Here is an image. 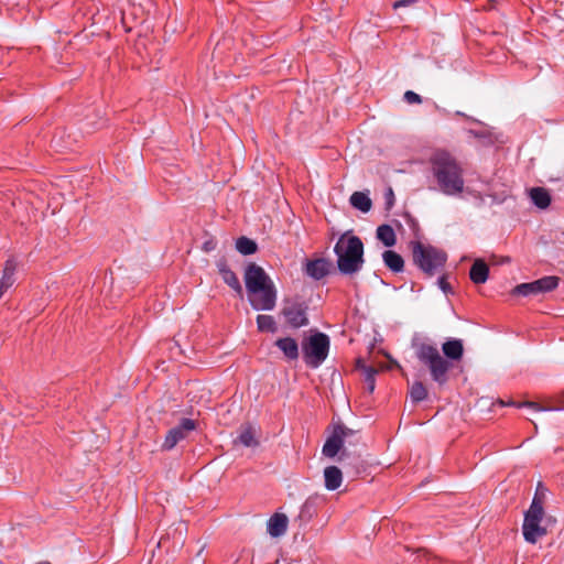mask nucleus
Returning a JSON list of instances; mask_svg holds the SVG:
<instances>
[{
	"label": "nucleus",
	"mask_w": 564,
	"mask_h": 564,
	"mask_svg": "<svg viewBox=\"0 0 564 564\" xmlns=\"http://www.w3.org/2000/svg\"><path fill=\"white\" fill-rule=\"evenodd\" d=\"M357 368L362 370L367 390L369 393H372L376 388V375L378 373L379 370L373 366L365 365L361 359L357 360Z\"/></svg>",
	"instance_id": "22"
},
{
	"label": "nucleus",
	"mask_w": 564,
	"mask_h": 564,
	"mask_svg": "<svg viewBox=\"0 0 564 564\" xmlns=\"http://www.w3.org/2000/svg\"><path fill=\"white\" fill-rule=\"evenodd\" d=\"M495 403H496V405H499V406H506V405L516 406V408H523V406H525V408L532 409L535 412H542V411H546L547 410L545 408L540 406L538 403L530 402V401L521 402V403L514 402V401H509V402L506 403L503 400H501L499 398H496Z\"/></svg>",
	"instance_id": "31"
},
{
	"label": "nucleus",
	"mask_w": 564,
	"mask_h": 564,
	"mask_svg": "<svg viewBox=\"0 0 564 564\" xmlns=\"http://www.w3.org/2000/svg\"><path fill=\"white\" fill-rule=\"evenodd\" d=\"M196 429V423L191 419H183L177 426L172 427L165 435L162 448L170 451L176 446L178 442L184 440L189 432Z\"/></svg>",
	"instance_id": "10"
},
{
	"label": "nucleus",
	"mask_w": 564,
	"mask_h": 564,
	"mask_svg": "<svg viewBox=\"0 0 564 564\" xmlns=\"http://www.w3.org/2000/svg\"><path fill=\"white\" fill-rule=\"evenodd\" d=\"M410 398L412 402L419 403L427 398V389L421 381H415L410 388Z\"/></svg>",
	"instance_id": "30"
},
{
	"label": "nucleus",
	"mask_w": 564,
	"mask_h": 564,
	"mask_svg": "<svg viewBox=\"0 0 564 564\" xmlns=\"http://www.w3.org/2000/svg\"><path fill=\"white\" fill-rule=\"evenodd\" d=\"M377 238L386 246L392 247L397 242L394 230L389 225H381L377 228Z\"/></svg>",
	"instance_id": "28"
},
{
	"label": "nucleus",
	"mask_w": 564,
	"mask_h": 564,
	"mask_svg": "<svg viewBox=\"0 0 564 564\" xmlns=\"http://www.w3.org/2000/svg\"><path fill=\"white\" fill-rule=\"evenodd\" d=\"M300 519L302 518H310L311 517V505L308 502H305L302 508H301V512H300Z\"/></svg>",
	"instance_id": "37"
},
{
	"label": "nucleus",
	"mask_w": 564,
	"mask_h": 564,
	"mask_svg": "<svg viewBox=\"0 0 564 564\" xmlns=\"http://www.w3.org/2000/svg\"><path fill=\"white\" fill-rule=\"evenodd\" d=\"M382 260L387 268L392 272H402L404 269V260L398 252L393 250H386L382 253Z\"/></svg>",
	"instance_id": "21"
},
{
	"label": "nucleus",
	"mask_w": 564,
	"mask_h": 564,
	"mask_svg": "<svg viewBox=\"0 0 564 564\" xmlns=\"http://www.w3.org/2000/svg\"><path fill=\"white\" fill-rule=\"evenodd\" d=\"M35 564H51V562H48V561H42V562H39V563H35Z\"/></svg>",
	"instance_id": "42"
},
{
	"label": "nucleus",
	"mask_w": 564,
	"mask_h": 564,
	"mask_svg": "<svg viewBox=\"0 0 564 564\" xmlns=\"http://www.w3.org/2000/svg\"><path fill=\"white\" fill-rule=\"evenodd\" d=\"M305 364L311 368H318L328 356L329 338L324 333H315L302 343Z\"/></svg>",
	"instance_id": "5"
},
{
	"label": "nucleus",
	"mask_w": 564,
	"mask_h": 564,
	"mask_svg": "<svg viewBox=\"0 0 564 564\" xmlns=\"http://www.w3.org/2000/svg\"><path fill=\"white\" fill-rule=\"evenodd\" d=\"M351 206L362 213H368L372 207L369 195L365 192H354L349 198Z\"/></svg>",
	"instance_id": "25"
},
{
	"label": "nucleus",
	"mask_w": 564,
	"mask_h": 564,
	"mask_svg": "<svg viewBox=\"0 0 564 564\" xmlns=\"http://www.w3.org/2000/svg\"><path fill=\"white\" fill-rule=\"evenodd\" d=\"M432 171L441 191L446 195L463 192V171L457 161L447 152H437L432 158Z\"/></svg>",
	"instance_id": "1"
},
{
	"label": "nucleus",
	"mask_w": 564,
	"mask_h": 564,
	"mask_svg": "<svg viewBox=\"0 0 564 564\" xmlns=\"http://www.w3.org/2000/svg\"><path fill=\"white\" fill-rule=\"evenodd\" d=\"M257 326L260 332L274 333L276 330L275 321L271 315H258Z\"/></svg>",
	"instance_id": "32"
},
{
	"label": "nucleus",
	"mask_w": 564,
	"mask_h": 564,
	"mask_svg": "<svg viewBox=\"0 0 564 564\" xmlns=\"http://www.w3.org/2000/svg\"><path fill=\"white\" fill-rule=\"evenodd\" d=\"M258 296L250 299V304L258 311H271L276 303V290L273 282L259 290Z\"/></svg>",
	"instance_id": "11"
},
{
	"label": "nucleus",
	"mask_w": 564,
	"mask_h": 564,
	"mask_svg": "<svg viewBox=\"0 0 564 564\" xmlns=\"http://www.w3.org/2000/svg\"><path fill=\"white\" fill-rule=\"evenodd\" d=\"M489 274V268L488 265L480 260H476L474 264L470 268L469 276L470 280L476 283L480 284L484 283L488 279Z\"/></svg>",
	"instance_id": "26"
},
{
	"label": "nucleus",
	"mask_w": 564,
	"mask_h": 564,
	"mask_svg": "<svg viewBox=\"0 0 564 564\" xmlns=\"http://www.w3.org/2000/svg\"><path fill=\"white\" fill-rule=\"evenodd\" d=\"M236 442H239L246 447L258 446L259 441L257 438V430L251 425L241 426L239 436Z\"/></svg>",
	"instance_id": "24"
},
{
	"label": "nucleus",
	"mask_w": 564,
	"mask_h": 564,
	"mask_svg": "<svg viewBox=\"0 0 564 564\" xmlns=\"http://www.w3.org/2000/svg\"><path fill=\"white\" fill-rule=\"evenodd\" d=\"M558 285V278L544 276L529 283H521L512 290L513 295L533 296L541 293L550 292Z\"/></svg>",
	"instance_id": "7"
},
{
	"label": "nucleus",
	"mask_w": 564,
	"mask_h": 564,
	"mask_svg": "<svg viewBox=\"0 0 564 564\" xmlns=\"http://www.w3.org/2000/svg\"><path fill=\"white\" fill-rule=\"evenodd\" d=\"M274 345L283 352L285 359L297 360L300 349L297 341L292 337H283L275 340Z\"/></svg>",
	"instance_id": "16"
},
{
	"label": "nucleus",
	"mask_w": 564,
	"mask_h": 564,
	"mask_svg": "<svg viewBox=\"0 0 564 564\" xmlns=\"http://www.w3.org/2000/svg\"><path fill=\"white\" fill-rule=\"evenodd\" d=\"M530 197L533 204L539 208H546L551 204V196L543 187H533L530 191Z\"/></svg>",
	"instance_id": "27"
},
{
	"label": "nucleus",
	"mask_w": 564,
	"mask_h": 564,
	"mask_svg": "<svg viewBox=\"0 0 564 564\" xmlns=\"http://www.w3.org/2000/svg\"><path fill=\"white\" fill-rule=\"evenodd\" d=\"M393 200H394L393 191H392V188H389V191H388V202H387L389 207L393 204Z\"/></svg>",
	"instance_id": "40"
},
{
	"label": "nucleus",
	"mask_w": 564,
	"mask_h": 564,
	"mask_svg": "<svg viewBox=\"0 0 564 564\" xmlns=\"http://www.w3.org/2000/svg\"><path fill=\"white\" fill-rule=\"evenodd\" d=\"M541 522L542 521L523 520L522 533L527 542L533 544L546 534V529L541 525Z\"/></svg>",
	"instance_id": "13"
},
{
	"label": "nucleus",
	"mask_w": 564,
	"mask_h": 564,
	"mask_svg": "<svg viewBox=\"0 0 564 564\" xmlns=\"http://www.w3.org/2000/svg\"><path fill=\"white\" fill-rule=\"evenodd\" d=\"M324 480L327 490H336L343 482V473L337 466H328L324 469Z\"/></svg>",
	"instance_id": "18"
},
{
	"label": "nucleus",
	"mask_w": 564,
	"mask_h": 564,
	"mask_svg": "<svg viewBox=\"0 0 564 564\" xmlns=\"http://www.w3.org/2000/svg\"><path fill=\"white\" fill-rule=\"evenodd\" d=\"M411 253L413 263L426 275L433 276L438 273L446 263L447 256L431 245L420 241H412Z\"/></svg>",
	"instance_id": "3"
},
{
	"label": "nucleus",
	"mask_w": 564,
	"mask_h": 564,
	"mask_svg": "<svg viewBox=\"0 0 564 564\" xmlns=\"http://www.w3.org/2000/svg\"><path fill=\"white\" fill-rule=\"evenodd\" d=\"M339 433H343L341 430L333 432V434L326 440L322 452L329 458H333L340 453L338 460L343 462L345 458L349 457V453L344 447L345 443L339 438Z\"/></svg>",
	"instance_id": "12"
},
{
	"label": "nucleus",
	"mask_w": 564,
	"mask_h": 564,
	"mask_svg": "<svg viewBox=\"0 0 564 564\" xmlns=\"http://www.w3.org/2000/svg\"><path fill=\"white\" fill-rule=\"evenodd\" d=\"M470 133H474L476 138L484 139V143H486V144L490 143V135L485 134L482 132H476V131H470Z\"/></svg>",
	"instance_id": "39"
},
{
	"label": "nucleus",
	"mask_w": 564,
	"mask_h": 564,
	"mask_svg": "<svg viewBox=\"0 0 564 564\" xmlns=\"http://www.w3.org/2000/svg\"><path fill=\"white\" fill-rule=\"evenodd\" d=\"M403 98L408 104H421L422 102L421 96L412 90H406L404 93Z\"/></svg>",
	"instance_id": "34"
},
{
	"label": "nucleus",
	"mask_w": 564,
	"mask_h": 564,
	"mask_svg": "<svg viewBox=\"0 0 564 564\" xmlns=\"http://www.w3.org/2000/svg\"><path fill=\"white\" fill-rule=\"evenodd\" d=\"M218 272L224 282L229 285L240 297H242V286L236 273L229 269L224 259L217 262Z\"/></svg>",
	"instance_id": "14"
},
{
	"label": "nucleus",
	"mask_w": 564,
	"mask_h": 564,
	"mask_svg": "<svg viewBox=\"0 0 564 564\" xmlns=\"http://www.w3.org/2000/svg\"><path fill=\"white\" fill-rule=\"evenodd\" d=\"M544 516L543 502L539 497V489L535 492V496L532 499L531 506L528 511L524 513V520H534L542 521Z\"/></svg>",
	"instance_id": "23"
},
{
	"label": "nucleus",
	"mask_w": 564,
	"mask_h": 564,
	"mask_svg": "<svg viewBox=\"0 0 564 564\" xmlns=\"http://www.w3.org/2000/svg\"><path fill=\"white\" fill-rule=\"evenodd\" d=\"M236 249L243 256L253 254L257 252L258 246L254 240L249 239L245 236L240 237L236 241Z\"/></svg>",
	"instance_id": "29"
},
{
	"label": "nucleus",
	"mask_w": 564,
	"mask_h": 564,
	"mask_svg": "<svg viewBox=\"0 0 564 564\" xmlns=\"http://www.w3.org/2000/svg\"><path fill=\"white\" fill-rule=\"evenodd\" d=\"M329 262L324 259L308 260L305 265V273L314 280H321L328 273Z\"/></svg>",
	"instance_id": "17"
},
{
	"label": "nucleus",
	"mask_w": 564,
	"mask_h": 564,
	"mask_svg": "<svg viewBox=\"0 0 564 564\" xmlns=\"http://www.w3.org/2000/svg\"><path fill=\"white\" fill-rule=\"evenodd\" d=\"M17 270V262L13 258H10L6 261L2 276L0 279V290L6 292L9 288H11L15 281L14 274Z\"/></svg>",
	"instance_id": "19"
},
{
	"label": "nucleus",
	"mask_w": 564,
	"mask_h": 564,
	"mask_svg": "<svg viewBox=\"0 0 564 564\" xmlns=\"http://www.w3.org/2000/svg\"><path fill=\"white\" fill-rule=\"evenodd\" d=\"M245 283L248 293L257 295L259 290L272 283V281L260 265L250 263L245 270Z\"/></svg>",
	"instance_id": "8"
},
{
	"label": "nucleus",
	"mask_w": 564,
	"mask_h": 564,
	"mask_svg": "<svg viewBox=\"0 0 564 564\" xmlns=\"http://www.w3.org/2000/svg\"><path fill=\"white\" fill-rule=\"evenodd\" d=\"M334 252L340 273L351 275L362 268L364 243L359 237L343 234L334 247Z\"/></svg>",
	"instance_id": "2"
},
{
	"label": "nucleus",
	"mask_w": 564,
	"mask_h": 564,
	"mask_svg": "<svg viewBox=\"0 0 564 564\" xmlns=\"http://www.w3.org/2000/svg\"><path fill=\"white\" fill-rule=\"evenodd\" d=\"M338 430H341L343 433H339V438L345 443L348 438L355 436L356 432L343 424H337L334 427L333 432H337Z\"/></svg>",
	"instance_id": "33"
},
{
	"label": "nucleus",
	"mask_w": 564,
	"mask_h": 564,
	"mask_svg": "<svg viewBox=\"0 0 564 564\" xmlns=\"http://www.w3.org/2000/svg\"><path fill=\"white\" fill-rule=\"evenodd\" d=\"M438 285L442 289V291L445 292V293L451 291L449 283L446 281V276L445 275H442L438 279Z\"/></svg>",
	"instance_id": "36"
},
{
	"label": "nucleus",
	"mask_w": 564,
	"mask_h": 564,
	"mask_svg": "<svg viewBox=\"0 0 564 564\" xmlns=\"http://www.w3.org/2000/svg\"><path fill=\"white\" fill-rule=\"evenodd\" d=\"M281 313L285 317L286 323L293 328H300L308 324L306 307L300 302L285 301Z\"/></svg>",
	"instance_id": "9"
},
{
	"label": "nucleus",
	"mask_w": 564,
	"mask_h": 564,
	"mask_svg": "<svg viewBox=\"0 0 564 564\" xmlns=\"http://www.w3.org/2000/svg\"><path fill=\"white\" fill-rule=\"evenodd\" d=\"M509 261H510L509 257H500V258H498L496 256V267L499 265V264H503L506 262H509Z\"/></svg>",
	"instance_id": "41"
},
{
	"label": "nucleus",
	"mask_w": 564,
	"mask_h": 564,
	"mask_svg": "<svg viewBox=\"0 0 564 564\" xmlns=\"http://www.w3.org/2000/svg\"><path fill=\"white\" fill-rule=\"evenodd\" d=\"M187 527L180 521L169 528L166 533L158 542V547L166 553L175 554L182 550L185 543Z\"/></svg>",
	"instance_id": "6"
},
{
	"label": "nucleus",
	"mask_w": 564,
	"mask_h": 564,
	"mask_svg": "<svg viewBox=\"0 0 564 564\" xmlns=\"http://www.w3.org/2000/svg\"><path fill=\"white\" fill-rule=\"evenodd\" d=\"M444 355L452 360H459L464 354V346L460 339H449L442 345Z\"/></svg>",
	"instance_id": "20"
},
{
	"label": "nucleus",
	"mask_w": 564,
	"mask_h": 564,
	"mask_svg": "<svg viewBox=\"0 0 564 564\" xmlns=\"http://www.w3.org/2000/svg\"><path fill=\"white\" fill-rule=\"evenodd\" d=\"M415 0H398L393 3V9H399V8H402V7H408L412 3H414Z\"/></svg>",
	"instance_id": "38"
},
{
	"label": "nucleus",
	"mask_w": 564,
	"mask_h": 564,
	"mask_svg": "<svg viewBox=\"0 0 564 564\" xmlns=\"http://www.w3.org/2000/svg\"><path fill=\"white\" fill-rule=\"evenodd\" d=\"M415 355L417 359L427 366L431 377L438 384H444L448 377L451 362L441 356L438 349L431 344L421 343L415 345Z\"/></svg>",
	"instance_id": "4"
},
{
	"label": "nucleus",
	"mask_w": 564,
	"mask_h": 564,
	"mask_svg": "<svg viewBox=\"0 0 564 564\" xmlns=\"http://www.w3.org/2000/svg\"><path fill=\"white\" fill-rule=\"evenodd\" d=\"M289 519L284 513L275 512L267 522V531L273 538L285 534Z\"/></svg>",
	"instance_id": "15"
},
{
	"label": "nucleus",
	"mask_w": 564,
	"mask_h": 564,
	"mask_svg": "<svg viewBox=\"0 0 564 564\" xmlns=\"http://www.w3.org/2000/svg\"><path fill=\"white\" fill-rule=\"evenodd\" d=\"M217 242L214 239H208L203 245V250L210 252L216 249Z\"/></svg>",
	"instance_id": "35"
}]
</instances>
